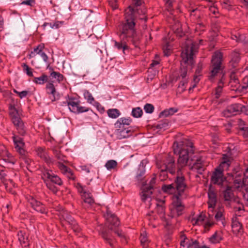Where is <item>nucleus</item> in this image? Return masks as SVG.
Segmentation results:
<instances>
[{
	"mask_svg": "<svg viewBox=\"0 0 248 248\" xmlns=\"http://www.w3.org/2000/svg\"><path fill=\"white\" fill-rule=\"evenodd\" d=\"M245 106L240 104L235 103L229 106L223 112V115L226 117H230L236 115L240 111L243 110Z\"/></svg>",
	"mask_w": 248,
	"mask_h": 248,
	"instance_id": "2eb2a0df",
	"label": "nucleus"
},
{
	"mask_svg": "<svg viewBox=\"0 0 248 248\" xmlns=\"http://www.w3.org/2000/svg\"><path fill=\"white\" fill-rule=\"evenodd\" d=\"M224 198L225 201H232L234 199V194L232 189V187L228 186L224 190Z\"/></svg>",
	"mask_w": 248,
	"mask_h": 248,
	"instance_id": "473e14b6",
	"label": "nucleus"
},
{
	"mask_svg": "<svg viewBox=\"0 0 248 248\" xmlns=\"http://www.w3.org/2000/svg\"><path fill=\"white\" fill-rule=\"evenodd\" d=\"M161 166L163 167L162 169H166L171 174H173L175 172V160L172 156H169L164 163Z\"/></svg>",
	"mask_w": 248,
	"mask_h": 248,
	"instance_id": "f3484780",
	"label": "nucleus"
},
{
	"mask_svg": "<svg viewBox=\"0 0 248 248\" xmlns=\"http://www.w3.org/2000/svg\"><path fill=\"white\" fill-rule=\"evenodd\" d=\"M50 78L52 79H56V80L59 82H60L63 79V76L60 73L55 71H52L50 73Z\"/></svg>",
	"mask_w": 248,
	"mask_h": 248,
	"instance_id": "c03bdc74",
	"label": "nucleus"
},
{
	"mask_svg": "<svg viewBox=\"0 0 248 248\" xmlns=\"http://www.w3.org/2000/svg\"><path fill=\"white\" fill-rule=\"evenodd\" d=\"M54 154L55 157L60 161H65V156L63 155L59 150H54Z\"/></svg>",
	"mask_w": 248,
	"mask_h": 248,
	"instance_id": "603ef678",
	"label": "nucleus"
},
{
	"mask_svg": "<svg viewBox=\"0 0 248 248\" xmlns=\"http://www.w3.org/2000/svg\"><path fill=\"white\" fill-rule=\"evenodd\" d=\"M155 178H152L150 181V185L149 186L143 189V191H142V194L141 195V198L142 201H145L152 194L153 192L152 191V189L153 188V185L155 184Z\"/></svg>",
	"mask_w": 248,
	"mask_h": 248,
	"instance_id": "412c9836",
	"label": "nucleus"
},
{
	"mask_svg": "<svg viewBox=\"0 0 248 248\" xmlns=\"http://www.w3.org/2000/svg\"><path fill=\"white\" fill-rule=\"evenodd\" d=\"M208 11L210 12V14H212L215 16V17H217V15L219 14L218 10L216 6L214 5H209L208 6Z\"/></svg>",
	"mask_w": 248,
	"mask_h": 248,
	"instance_id": "6e6d98bb",
	"label": "nucleus"
},
{
	"mask_svg": "<svg viewBox=\"0 0 248 248\" xmlns=\"http://www.w3.org/2000/svg\"><path fill=\"white\" fill-rule=\"evenodd\" d=\"M202 40H200L199 43L196 42L187 45L181 53L183 62L185 64L192 65L194 63V57L198 51L199 45L202 44Z\"/></svg>",
	"mask_w": 248,
	"mask_h": 248,
	"instance_id": "39448f33",
	"label": "nucleus"
},
{
	"mask_svg": "<svg viewBox=\"0 0 248 248\" xmlns=\"http://www.w3.org/2000/svg\"><path fill=\"white\" fill-rule=\"evenodd\" d=\"M162 168L163 167L161 166L159 167V169H160L159 178L161 181H164L167 179V172H168L167 170L166 169H162Z\"/></svg>",
	"mask_w": 248,
	"mask_h": 248,
	"instance_id": "5fc2aeb1",
	"label": "nucleus"
},
{
	"mask_svg": "<svg viewBox=\"0 0 248 248\" xmlns=\"http://www.w3.org/2000/svg\"><path fill=\"white\" fill-rule=\"evenodd\" d=\"M148 163V160L147 159H143L140 162L139 169L138 170L137 175L135 177L136 181L138 182H141L144 177L145 172V166Z\"/></svg>",
	"mask_w": 248,
	"mask_h": 248,
	"instance_id": "a211bd4d",
	"label": "nucleus"
},
{
	"mask_svg": "<svg viewBox=\"0 0 248 248\" xmlns=\"http://www.w3.org/2000/svg\"><path fill=\"white\" fill-rule=\"evenodd\" d=\"M106 219V226L111 230H114L115 232L120 237L122 236L121 233L115 230L120 225V221L118 217L110 211H107L105 215Z\"/></svg>",
	"mask_w": 248,
	"mask_h": 248,
	"instance_id": "9b49d317",
	"label": "nucleus"
},
{
	"mask_svg": "<svg viewBox=\"0 0 248 248\" xmlns=\"http://www.w3.org/2000/svg\"><path fill=\"white\" fill-rule=\"evenodd\" d=\"M223 87V79L221 78L218 83V86L216 89L215 95L217 98H218L221 94Z\"/></svg>",
	"mask_w": 248,
	"mask_h": 248,
	"instance_id": "49530a36",
	"label": "nucleus"
},
{
	"mask_svg": "<svg viewBox=\"0 0 248 248\" xmlns=\"http://www.w3.org/2000/svg\"><path fill=\"white\" fill-rule=\"evenodd\" d=\"M64 24V21H56L54 23L50 24V27L51 29H57L62 27Z\"/></svg>",
	"mask_w": 248,
	"mask_h": 248,
	"instance_id": "052dcab7",
	"label": "nucleus"
},
{
	"mask_svg": "<svg viewBox=\"0 0 248 248\" xmlns=\"http://www.w3.org/2000/svg\"><path fill=\"white\" fill-rule=\"evenodd\" d=\"M83 94L84 98L87 100V102L91 104H93V102H95L94 98L93 96L90 92L87 90H84L83 91Z\"/></svg>",
	"mask_w": 248,
	"mask_h": 248,
	"instance_id": "4c0bfd02",
	"label": "nucleus"
},
{
	"mask_svg": "<svg viewBox=\"0 0 248 248\" xmlns=\"http://www.w3.org/2000/svg\"><path fill=\"white\" fill-rule=\"evenodd\" d=\"M185 209L181 200L178 196L173 199L171 205L170 207V213L169 216L171 217H178L183 214Z\"/></svg>",
	"mask_w": 248,
	"mask_h": 248,
	"instance_id": "9d476101",
	"label": "nucleus"
},
{
	"mask_svg": "<svg viewBox=\"0 0 248 248\" xmlns=\"http://www.w3.org/2000/svg\"><path fill=\"white\" fill-rule=\"evenodd\" d=\"M46 93L49 95V98L52 102L58 99V95H56V90L54 85L51 82H48L46 85Z\"/></svg>",
	"mask_w": 248,
	"mask_h": 248,
	"instance_id": "aec40b11",
	"label": "nucleus"
},
{
	"mask_svg": "<svg viewBox=\"0 0 248 248\" xmlns=\"http://www.w3.org/2000/svg\"><path fill=\"white\" fill-rule=\"evenodd\" d=\"M172 30L177 36L182 37L184 35V32L182 28V25L180 22L177 21L172 26Z\"/></svg>",
	"mask_w": 248,
	"mask_h": 248,
	"instance_id": "c756f323",
	"label": "nucleus"
},
{
	"mask_svg": "<svg viewBox=\"0 0 248 248\" xmlns=\"http://www.w3.org/2000/svg\"><path fill=\"white\" fill-rule=\"evenodd\" d=\"M62 217L63 218L66 220L68 223L70 225L72 222L75 221V220L74 219V218L71 216V215L66 212H63L62 214Z\"/></svg>",
	"mask_w": 248,
	"mask_h": 248,
	"instance_id": "09e8293b",
	"label": "nucleus"
},
{
	"mask_svg": "<svg viewBox=\"0 0 248 248\" xmlns=\"http://www.w3.org/2000/svg\"><path fill=\"white\" fill-rule=\"evenodd\" d=\"M63 103L67 104L69 110L75 114L81 113L89 111L93 112V110L91 108L81 106L80 101L74 97L69 98L66 102H63Z\"/></svg>",
	"mask_w": 248,
	"mask_h": 248,
	"instance_id": "6e6552de",
	"label": "nucleus"
},
{
	"mask_svg": "<svg viewBox=\"0 0 248 248\" xmlns=\"http://www.w3.org/2000/svg\"><path fill=\"white\" fill-rule=\"evenodd\" d=\"M231 162L228 156L226 155H223L222 161L219 166L216 168L215 171L213 172L211 178V183L214 185H217L220 186H222L225 182L226 179L223 174V170L227 169Z\"/></svg>",
	"mask_w": 248,
	"mask_h": 248,
	"instance_id": "7ed1b4c3",
	"label": "nucleus"
},
{
	"mask_svg": "<svg viewBox=\"0 0 248 248\" xmlns=\"http://www.w3.org/2000/svg\"><path fill=\"white\" fill-rule=\"evenodd\" d=\"M230 84L232 86H239V80L236 77H235V76H232L230 81Z\"/></svg>",
	"mask_w": 248,
	"mask_h": 248,
	"instance_id": "e2e57ef3",
	"label": "nucleus"
},
{
	"mask_svg": "<svg viewBox=\"0 0 248 248\" xmlns=\"http://www.w3.org/2000/svg\"><path fill=\"white\" fill-rule=\"evenodd\" d=\"M44 183L46 184V185L47 188L49 189L51 192L53 193H56L58 191V188L56 186L54 185V184L46 180H43Z\"/></svg>",
	"mask_w": 248,
	"mask_h": 248,
	"instance_id": "37998d69",
	"label": "nucleus"
},
{
	"mask_svg": "<svg viewBox=\"0 0 248 248\" xmlns=\"http://www.w3.org/2000/svg\"><path fill=\"white\" fill-rule=\"evenodd\" d=\"M70 225L71 228H72V229H73V231L77 233L80 232L81 229L79 227L78 225V224L76 220L72 222V223H71Z\"/></svg>",
	"mask_w": 248,
	"mask_h": 248,
	"instance_id": "13d9d810",
	"label": "nucleus"
},
{
	"mask_svg": "<svg viewBox=\"0 0 248 248\" xmlns=\"http://www.w3.org/2000/svg\"><path fill=\"white\" fill-rule=\"evenodd\" d=\"M163 49L165 56H169L170 55L171 53V49L170 46L168 43H167L166 45L163 46Z\"/></svg>",
	"mask_w": 248,
	"mask_h": 248,
	"instance_id": "69168bd1",
	"label": "nucleus"
},
{
	"mask_svg": "<svg viewBox=\"0 0 248 248\" xmlns=\"http://www.w3.org/2000/svg\"><path fill=\"white\" fill-rule=\"evenodd\" d=\"M59 169L62 173L65 175L69 179L75 180L76 177L72 170L62 163H59L58 165Z\"/></svg>",
	"mask_w": 248,
	"mask_h": 248,
	"instance_id": "4be33fe9",
	"label": "nucleus"
},
{
	"mask_svg": "<svg viewBox=\"0 0 248 248\" xmlns=\"http://www.w3.org/2000/svg\"><path fill=\"white\" fill-rule=\"evenodd\" d=\"M18 241H19L22 248H30V244L28 238L26 233L22 231H20L17 233Z\"/></svg>",
	"mask_w": 248,
	"mask_h": 248,
	"instance_id": "5701e85b",
	"label": "nucleus"
},
{
	"mask_svg": "<svg viewBox=\"0 0 248 248\" xmlns=\"http://www.w3.org/2000/svg\"><path fill=\"white\" fill-rule=\"evenodd\" d=\"M231 38L238 43L246 42L245 35L237 31H233L231 32Z\"/></svg>",
	"mask_w": 248,
	"mask_h": 248,
	"instance_id": "bb28decb",
	"label": "nucleus"
},
{
	"mask_svg": "<svg viewBox=\"0 0 248 248\" xmlns=\"http://www.w3.org/2000/svg\"><path fill=\"white\" fill-rule=\"evenodd\" d=\"M114 126L116 129L121 130L126 128V127H125V125L124 124L123 122H122L121 119H120V118L114 124Z\"/></svg>",
	"mask_w": 248,
	"mask_h": 248,
	"instance_id": "680f3d73",
	"label": "nucleus"
},
{
	"mask_svg": "<svg viewBox=\"0 0 248 248\" xmlns=\"http://www.w3.org/2000/svg\"><path fill=\"white\" fill-rule=\"evenodd\" d=\"M178 109L175 108H170L169 109H166L159 114V116L168 117L170 115H172L175 112H177Z\"/></svg>",
	"mask_w": 248,
	"mask_h": 248,
	"instance_id": "ea45409f",
	"label": "nucleus"
},
{
	"mask_svg": "<svg viewBox=\"0 0 248 248\" xmlns=\"http://www.w3.org/2000/svg\"><path fill=\"white\" fill-rule=\"evenodd\" d=\"M164 201L161 200L159 203H156L157 212L161 217H163L165 215V208L163 206Z\"/></svg>",
	"mask_w": 248,
	"mask_h": 248,
	"instance_id": "a19ab883",
	"label": "nucleus"
},
{
	"mask_svg": "<svg viewBox=\"0 0 248 248\" xmlns=\"http://www.w3.org/2000/svg\"><path fill=\"white\" fill-rule=\"evenodd\" d=\"M43 180H46L56 185L61 186L62 181L59 176L53 173L52 170H46L43 171L41 175Z\"/></svg>",
	"mask_w": 248,
	"mask_h": 248,
	"instance_id": "ddd939ff",
	"label": "nucleus"
},
{
	"mask_svg": "<svg viewBox=\"0 0 248 248\" xmlns=\"http://www.w3.org/2000/svg\"><path fill=\"white\" fill-rule=\"evenodd\" d=\"M206 219L203 213H200L197 217L192 218L191 222L194 225H202Z\"/></svg>",
	"mask_w": 248,
	"mask_h": 248,
	"instance_id": "7c9ffc66",
	"label": "nucleus"
},
{
	"mask_svg": "<svg viewBox=\"0 0 248 248\" xmlns=\"http://www.w3.org/2000/svg\"><path fill=\"white\" fill-rule=\"evenodd\" d=\"M187 69L186 66H183L181 67L180 71V76H179L177 78L176 80L179 79L181 77L183 79H186V78L187 76Z\"/></svg>",
	"mask_w": 248,
	"mask_h": 248,
	"instance_id": "8fccbe9b",
	"label": "nucleus"
},
{
	"mask_svg": "<svg viewBox=\"0 0 248 248\" xmlns=\"http://www.w3.org/2000/svg\"><path fill=\"white\" fill-rule=\"evenodd\" d=\"M107 114L109 118L116 119L121 114L120 111L116 108H111L107 110Z\"/></svg>",
	"mask_w": 248,
	"mask_h": 248,
	"instance_id": "58836bf2",
	"label": "nucleus"
},
{
	"mask_svg": "<svg viewBox=\"0 0 248 248\" xmlns=\"http://www.w3.org/2000/svg\"><path fill=\"white\" fill-rule=\"evenodd\" d=\"M22 67L23 69L24 72H25L28 76L31 77L33 76L31 68H30L27 64L24 63H23L22 64Z\"/></svg>",
	"mask_w": 248,
	"mask_h": 248,
	"instance_id": "3c124183",
	"label": "nucleus"
},
{
	"mask_svg": "<svg viewBox=\"0 0 248 248\" xmlns=\"http://www.w3.org/2000/svg\"><path fill=\"white\" fill-rule=\"evenodd\" d=\"M27 200L30 206L37 212L47 214V210L46 206L32 196H29Z\"/></svg>",
	"mask_w": 248,
	"mask_h": 248,
	"instance_id": "4468645a",
	"label": "nucleus"
},
{
	"mask_svg": "<svg viewBox=\"0 0 248 248\" xmlns=\"http://www.w3.org/2000/svg\"><path fill=\"white\" fill-rule=\"evenodd\" d=\"M233 178V186L237 189L248 186V168L243 172L241 170L233 172L232 174Z\"/></svg>",
	"mask_w": 248,
	"mask_h": 248,
	"instance_id": "0eeeda50",
	"label": "nucleus"
},
{
	"mask_svg": "<svg viewBox=\"0 0 248 248\" xmlns=\"http://www.w3.org/2000/svg\"><path fill=\"white\" fill-rule=\"evenodd\" d=\"M190 169L199 174H202L205 170V165L201 158H198L190 167Z\"/></svg>",
	"mask_w": 248,
	"mask_h": 248,
	"instance_id": "6ab92c4d",
	"label": "nucleus"
},
{
	"mask_svg": "<svg viewBox=\"0 0 248 248\" xmlns=\"http://www.w3.org/2000/svg\"><path fill=\"white\" fill-rule=\"evenodd\" d=\"M232 227L233 232L235 233H241L243 232L242 225L236 217L232 218Z\"/></svg>",
	"mask_w": 248,
	"mask_h": 248,
	"instance_id": "393cba45",
	"label": "nucleus"
},
{
	"mask_svg": "<svg viewBox=\"0 0 248 248\" xmlns=\"http://www.w3.org/2000/svg\"><path fill=\"white\" fill-rule=\"evenodd\" d=\"M118 163L114 160H109L105 164V167L108 170H111L115 169L117 166Z\"/></svg>",
	"mask_w": 248,
	"mask_h": 248,
	"instance_id": "a18cd8bd",
	"label": "nucleus"
},
{
	"mask_svg": "<svg viewBox=\"0 0 248 248\" xmlns=\"http://www.w3.org/2000/svg\"><path fill=\"white\" fill-rule=\"evenodd\" d=\"M48 79V76L46 74H42L39 77L34 78L33 81L37 84L43 85L47 82Z\"/></svg>",
	"mask_w": 248,
	"mask_h": 248,
	"instance_id": "c9c22d12",
	"label": "nucleus"
},
{
	"mask_svg": "<svg viewBox=\"0 0 248 248\" xmlns=\"http://www.w3.org/2000/svg\"><path fill=\"white\" fill-rule=\"evenodd\" d=\"M221 4L223 8L230 10L232 6V2L231 0H221Z\"/></svg>",
	"mask_w": 248,
	"mask_h": 248,
	"instance_id": "864d4df0",
	"label": "nucleus"
},
{
	"mask_svg": "<svg viewBox=\"0 0 248 248\" xmlns=\"http://www.w3.org/2000/svg\"><path fill=\"white\" fill-rule=\"evenodd\" d=\"M231 62L233 64L237 63L240 60V52L238 49H235L231 54Z\"/></svg>",
	"mask_w": 248,
	"mask_h": 248,
	"instance_id": "f704fd0d",
	"label": "nucleus"
},
{
	"mask_svg": "<svg viewBox=\"0 0 248 248\" xmlns=\"http://www.w3.org/2000/svg\"><path fill=\"white\" fill-rule=\"evenodd\" d=\"M202 76V75H195L193 78V84L192 85L191 87H190L189 89V91H191L193 90L196 86H197V84L199 83V81L200 80V77Z\"/></svg>",
	"mask_w": 248,
	"mask_h": 248,
	"instance_id": "bf43d9fd",
	"label": "nucleus"
},
{
	"mask_svg": "<svg viewBox=\"0 0 248 248\" xmlns=\"http://www.w3.org/2000/svg\"><path fill=\"white\" fill-rule=\"evenodd\" d=\"M223 54L219 51H215L212 55L211 59L210 72L209 79L213 80L221 70V64Z\"/></svg>",
	"mask_w": 248,
	"mask_h": 248,
	"instance_id": "423d86ee",
	"label": "nucleus"
},
{
	"mask_svg": "<svg viewBox=\"0 0 248 248\" xmlns=\"http://www.w3.org/2000/svg\"><path fill=\"white\" fill-rule=\"evenodd\" d=\"M224 210L223 208H220L218 209L215 216V218L217 222H220L223 226H225L226 222L225 220Z\"/></svg>",
	"mask_w": 248,
	"mask_h": 248,
	"instance_id": "c85d7f7f",
	"label": "nucleus"
},
{
	"mask_svg": "<svg viewBox=\"0 0 248 248\" xmlns=\"http://www.w3.org/2000/svg\"><path fill=\"white\" fill-rule=\"evenodd\" d=\"M162 191L166 193L169 194H174L173 199L176 198V196H178V197L180 196L177 193V190L176 187L174 185V183H172L169 185H164L162 186Z\"/></svg>",
	"mask_w": 248,
	"mask_h": 248,
	"instance_id": "b1692460",
	"label": "nucleus"
},
{
	"mask_svg": "<svg viewBox=\"0 0 248 248\" xmlns=\"http://www.w3.org/2000/svg\"><path fill=\"white\" fill-rule=\"evenodd\" d=\"M45 48V45L43 43H41L39 44L37 46L34 47L33 51L35 52L36 54L40 55L41 53L43 52L44 49Z\"/></svg>",
	"mask_w": 248,
	"mask_h": 248,
	"instance_id": "4d7b16f0",
	"label": "nucleus"
},
{
	"mask_svg": "<svg viewBox=\"0 0 248 248\" xmlns=\"http://www.w3.org/2000/svg\"><path fill=\"white\" fill-rule=\"evenodd\" d=\"M75 187L78 192L80 193L81 199L83 201L82 203L83 206L84 203L91 206L94 203V200L91 192L87 189L85 186H83L80 183H78L75 184Z\"/></svg>",
	"mask_w": 248,
	"mask_h": 248,
	"instance_id": "1a4fd4ad",
	"label": "nucleus"
},
{
	"mask_svg": "<svg viewBox=\"0 0 248 248\" xmlns=\"http://www.w3.org/2000/svg\"><path fill=\"white\" fill-rule=\"evenodd\" d=\"M173 147L174 153L179 155L177 177L173 183L177 193L181 197L187 186L186 179L182 175L181 169L187 165L188 159L191 158V155L194 154V150L192 142L187 139L175 141Z\"/></svg>",
	"mask_w": 248,
	"mask_h": 248,
	"instance_id": "f257e3e1",
	"label": "nucleus"
},
{
	"mask_svg": "<svg viewBox=\"0 0 248 248\" xmlns=\"http://www.w3.org/2000/svg\"><path fill=\"white\" fill-rule=\"evenodd\" d=\"M2 159L5 162L15 164L16 162V159L7 151H5L2 154Z\"/></svg>",
	"mask_w": 248,
	"mask_h": 248,
	"instance_id": "2f4dec72",
	"label": "nucleus"
},
{
	"mask_svg": "<svg viewBox=\"0 0 248 248\" xmlns=\"http://www.w3.org/2000/svg\"><path fill=\"white\" fill-rule=\"evenodd\" d=\"M222 240V237L221 233L216 232L209 238L210 242L213 244H217L219 243Z\"/></svg>",
	"mask_w": 248,
	"mask_h": 248,
	"instance_id": "e433bc0d",
	"label": "nucleus"
},
{
	"mask_svg": "<svg viewBox=\"0 0 248 248\" xmlns=\"http://www.w3.org/2000/svg\"><path fill=\"white\" fill-rule=\"evenodd\" d=\"M209 200L208 205L209 209L212 210L215 207L217 203V196L216 193L211 190H210L208 193Z\"/></svg>",
	"mask_w": 248,
	"mask_h": 248,
	"instance_id": "a878e982",
	"label": "nucleus"
},
{
	"mask_svg": "<svg viewBox=\"0 0 248 248\" xmlns=\"http://www.w3.org/2000/svg\"><path fill=\"white\" fill-rule=\"evenodd\" d=\"M120 42L113 40L114 46L118 50H123L124 54L128 49L126 42L130 41L137 47L140 40V37L137 34L135 24L132 18L131 12L128 10L126 15V22H123L120 26Z\"/></svg>",
	"mask_w": 248,
	"mask_h": 248,
	"instance_id": "f03ea898",
	"label": "nucleus"
},
{
	"mask_svg": "<svg viewBox=\"0 0 248 248\" xmlns=\"http://www.w3.org/2000/svg\"><path fill=\"white\" fill-rule=\"evenodd\" d=\"M101 236L106 243H108L111 247H113L114 240L109 234L106 232H103L101 233Z\"/></svg>",
	"mask_w": 248,
	"mask_h": 248,
	"instance_id": "79ce46f5",
	"label": "nucleus"
},
{
	"mask_svg": "<svg viewBox=\"0 0 248 248\" xmlns=\"http://www.w3.org/2000/svg\"><path fill=\"white\" fill-rule=\"evenodd\" d=\"M15 148L17 152L20 155H25V150H24L25 143L23 139L16 135H14L12 137Z\"/></svg>",
	"mask_w": 248,
	"mask_h": 248,
	"instance_id": "dca6fc26",
	"label": "nucleus"
},
{
	"mask_svg": "<svg viewBox=\"0 0 248 248\" xmlns=\"http://www.w3.org/2000/svg\"><path fill=\"white\" fill-rule=\"evenodd\" d=\"M14 92L16 94H17L21 99L26 97L29 93V91H23L21 92H18L15 89L14 90Z\"/></svg>",
	"mask_w": 248,
	"mask_h": 248,
	"instance_id": "0e129e2a",
	"label": "nucleus"
},
{
	"mask_svg": "<svg viewBox=\"0 0 248 248\" xmlns=\"http://www.w3.org/2000/svg\"><path fill=\"white\" fill-rule=\"evenodd\" d=\"M239 133L243 135L245 138H248V127L240 128Z\"/></svg>",
	"mask_w": 248,
	"mask_h": 248,
	"instance_id": "774afa93",
	"label": "nucleus"
},
{
	"mask_svg": "<svg viewBox=\"0 0 248 248\" xmlns=\"http://www.w3.org/2000/svg\"><path fill=\"white\" fill-rule=\"evenodd\" d=\"M154 107L151 104H146L144 107L145 111L147 113H152L154 110Z\"/></svg>",
	"mask_w": 248,
	"mask_h": 248,
	"instance_id": "338daca9",
	"label": "nucleus"
},
{
	"mask_svg": "<svg viewBox=\"0 0 248 248\" xmlns=\"http://www.w3.org/2000/svg\"><path fill=\"white\" fill-rule=\"evenodd\" d=\"M142 113V110L140 107L133 108L131 112V115L135 118H140L141 117Z\"/></svg>",
	"mask_w": 248,
	"mask_h": 248,
	"instance_id": "de8ad7c7",
	"label": "nucleus"
},
{
	"mask_svg": "<svg viewBox=\"0 0 248 248\" xmlns=\"http://www.w3.org/2000/svg\"><path fill=\"white\" fill-rule=\"evenodd\" d=\"M131 131L127 128L124 129H116L115 135L118 139L127 138L130 136Z\"/></svg>",
	"mask_w": 248,
	"mask_h": 248,
	"instance_id": "cd10ccee",
	"label": "nucleus"
},
{
	"mask_svg": "<svg viewBox=\"0 0 248 248\" xmlns=\"http://www.w3.org/2000/svg\"><path fill=\"white\" fill-rule=\"evenodd\" d=\"M10 115L12 122L16 127L18 133L22 136L24 135L26 133V130L24 124L18 114L16 110L14 108L13 109H11Z\"/></svg>",
	"mask_w": 248,
	"mask_h": 248,
	"instance_id": "f8f14e48",
	"label": "nucleus"
},
{
	"mask_svg": "<svg viewBox=\"0 0 248 248\" xmlns=\"http://www.w3.org/2000/svg\"><path fill=\"white\" fill-rule=\"evenodd\" d=\"M37 155L41 157L42 159L44 160L46 162L48 163L50 161V158L48 156L46 151L41 148L39 147L36 150Z\"/></svg>",
	"mask_w": 248,
	"mask_h": 248,
	"instance_id": "72a5a7b5",
	"label": "nucleus"
},
{
	"mask_svg": "<svg viewBox=\"0 0 248 248\" xmlns=\"http://www.w3.org/2000/svg\"><path fill=\"white\" fill-rule=\"evenodd\" d=\"M141 0H133L132 4L125 10L124 21L126 22V15L128 10L131 12L132 18L135 24H136V20L139 18L141 20H147V17L145 16L146 10L144 8L140 7L142 4Z\"/></svg>",
	"mask_w": 248,
	"mask_h": 248,
	"instance_id": "20e7f679",
	"label": "nucleus"
}]
</instances>
